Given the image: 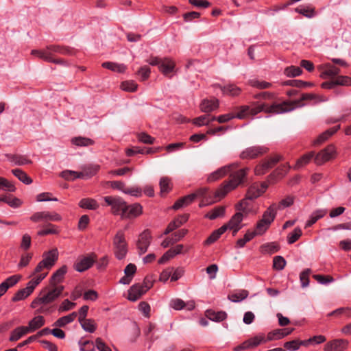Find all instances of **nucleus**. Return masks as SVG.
Wrapping results in <instances>:
<instances>
[{
	"label": "nucleus",
	"mask_w": 351,
	"mask_h": 351,
	"mask_svg": "<svg viewBox=\"0 0 351 351\" xmlns=\"http://www.w3.org/2000/svg\"><path fill=\"white\" fill-rule=\"evenodd\" d=\"M311 273V269H304L300 275V280L302 287H306L309 285V275Z\"/></svg>",
	"instance_id": "69168bd1"
},
{
	"label": "nucleus",
	"mask_w": 351,
	"mask_h": 351,
	"mask_svg": "<svg viewBox=\"0 0 351 351\" xmlns=\"http://www.w3.org/2000/svg\"><path fill=\"white\" fill-rule=\"evenodd\" d=\"M67 272V267L63 265L56 270L50 278L49 285H58L64 280V275Z\"/></svg>",
	"instance_id": "a878e982"
},
{
	"label": "nucleus",
	"mask_w": 351,
	"mask_h": 351,
	"mask_svg": "<svg viewBox=\"0 0 351 351\" xmlns=\"http://www.w3.org/2000/svg\"><path fill=\"white\" fill-rule=\"evenodd\" d=\"M226 214V207L223 206H217L209 211L205 217L214 220L218 217H223Z\"/></svg>",
	"instance_id": "473e14b6"
},
{
	"label": "nucleus",
	"mask_w": 351,
	"mask_h": 351,
	"mask_svg": "<svg viewBox=\"0 0 351 351\" xmlns=\"http://www.w3.org/2000/svg\"><path fill=\"white\" fill-rule=\"evenodd\" d=\"M244 214L241 212H237L234 215H233L228 222L226 224H223V226L226 228V230L228 228H233L241 227L243 228V225L241 223L244 219Z\"/></svg>",
	"instance_id": "b1692460"
},
{
	"label": "nucleus",
	"mask_w": 351,
	"mask_h": 351,
	"mask_svg": "<svg viewBox=\"0 0 351 351\" xmlns=\"http://www.w3.org/2000/svg\"><path fill=\"white\" fill-rule=\"evenodd\" d=\"M48 272L41 273L36 277L29 280L26 287L19 290L12 297V300L13 302H17L27 298L34 290L36 287L40 284V282L46 278Z\"/></svg>",
	"instance_id": "39448f33"
},
{
	"label": "nucleus",
	"mask_w": 351,
	"mask_h": 351,
	"mask_svg": "<svg viewBox=\"0 0 351 351\" xmlns=\"http://www.w3.org/2000/svg\"><path fill=\"white\" fill-rule=\"evenodd\" d=\"M313 156H314V153L313 152L303 155L302 157H300L297 160V162H296L294 168L299 169V168L304 167V165H306L311 161V160L313 158Z\"/></svg>",
	"instance_id": "09e8293b"
},
{
	"label": "nucleus",
	"mask_w": 351,
	"mask_h": 351,
	"mask_svg": "<svg viewBox=\"0 0 351 351\" xmlns=\"http://www.w3.org/2000/svg\"><path fill=\"white\" fill-rule=\"evenodd\" d=\"M143 213V207L138 203L132 205L127 204V210H125L123 219L135 218Z\"/></svg>",
	"instance_id": "412c9836"
},
{
	"label": "nucleus",
	"mask_w": 351,
	"mask_h": 351,
	"mask_svg": "<svg viewBox=\"0 0 351 351\" xmlns=\"http://www.w3.org/2000/svg\"><path fill=\"white\" fill-rule=\"evenodd\" d=\"M249 168H243L232 172L230 175V180L224 182L215 191V198L218 200L224 197L229 192L235 189L239 184L244 182L249 172Z\"/></svg>",
	"instance_id": "f257e3e1"
},
{
	"label": "nucleus",
	"mask_w": 351,
	"mask_h": 351,
	"mask_svg": "<svg viewBox=\"0 0 351 351\" xmlns=\"http://www.w3.org/2000/svg\"><path fill=\"white\" fill-rule=\"evenodd\" d=\"M320 69L323 70L320 75L322 78H326V77H332L340 73V69L330 63L322 64L320 66Z\"/></svg>",
	"instance_id": "5701e85b"
},
{
	"label": "nucleus",
	"mask_w": 351,
	"mask_h": 351,
	"mask_svg": "<svg viewBox=\"0 0 351 351\" xmlns=\"http://www.w3.org/2000/svg\"><path fill=\"white\" fill-rule=\"evenodd\" d=\"M226 231L225 226H221L219 229L214 230L211 234L207 238L204 243L210 245L215 243L220 237Z\"/></svg>",
	"instance_id": "58836bf2"
},
{
	"label": "nucleus",
	"mask_w": 351,
	"mask_h": 351,
	"mask_svg": "<svg viewBox=\"0 0 351 351\" xmlns=\"http://www.w3.org/2000/svg\"><path fill=\"white\" fill-rule=\"evenodd\" d=\"M286 265L285 259L281 256H276L273 260L274 269L280 271L282 270Z\"/></svg>",
	"instance_id": "e2e57ef3"
},
{
	"label": "nucleus",
	"mask_w": 351,
	"mask_h": 351,
	"mask_svg": "<svg viewBox=\"0 0 351 351\" xmlns=\"http://www.w3.org/2000/svg\"><path fill=\"white\" fill-rule=\"evenodd\" d=\"M58 251L53 248L43 254V260L38 263L31 276L40 273L44 269H50L58 259Z\"/></svg>",
	"instance_id": "423d86ee"
},
{
	"label": "nucleus",
	"mask_w": 351,
	"mask_h": 351,
	"mask_svg": "<svg viewBox=\"0 0 351 351\" xmlns=\"http://www.w3.org/2000/svg\"><path fill=\"white\" fill-rule=\"evenodd\" d=\"M0 189L14 192L16 190L14 185L7 179L0 177Z\"/></svg>",
	"instance_id": "774afa93"
},
{
	"label": "nucleus",
	"mask_w": 351,
	"mask_h": 351,
	"mask_svg": "<svg viewBox=\"0 0 351 351\" xmlns=\"http://www.w3.org/2000/svg\"><path fill=\"white\" fill-rule=\"evenodd\" d=\"M276 103L271 106H268L265 103H260L253 101L251 102L250 106H241L239 108V112L235 114V117L239 119H243L248 116H255L257 114L265 112L266 113H276L278 114L277 108H275Z\"/></svg>",
	"instance_id": "7ed1b4c3"
},
{
	"label": "nucleus",
	"mask_w": 351,
	"mask_h": 351,
	"mask_svg": "<svg viewBox=\"0 0 351 351\" xmlns=\"http://www.w3.org/2000/svg\"><path fill=\"white\" fill-rule=\"evenodd\" d=\"M249 199L244 198L235 205V208L238 212H241L247 215L249 213L248 202Z\"/></svg>",
	"instance_id": "680f3d73"
},
{
	"label": "nucleus",
	"mask_w": 351,
	"mask_h": 351,
	"mask_svg": "<svg viewBox=\"0 0 351 351\" xmlns=\"http://www.w3.org/2000/svg\"><path fill=\"white\" fill-rule=\"evenodd\" d=\"M136 271V265L132 263L128 264L124 269L125 276L120 279L119 282L123 285H129Z\"/></svg>",
	"instance_id": "393cba45"
},
{
	"label": "nucleus",
	"mask_w": 351,
	"mask_h": 351,
	"mask_svg": "<svg viewBox=\"0 0 351 351\" xmlns=\"http://www.w3.org/2000/svg\"><path fill=\"white\" fill-rule=\"evenodd\" d=\"M267 187L268 185L265 182H263L261 184L258 183L252 184L247 189L245 195L246 199L250 200L256 199L265 192Z\"/></svg>",
	"instance_id": "dca6fc26"
},
{
	"label": "nucleus",
	"mask_w": 351,
	"mask_h": 351,
	"mask_svg": "<svg viewBox=\"0 0 351 351\" xmlns=\"http://www.w3.org/2000/svg\"><path fill=\"white\" fill-rule=\"evenodd\" d=\"M45 324V320L43 316L38 315L29 322L28 326L26 328L29 330V332H32L43 326Z\"/></svg>",
	"instance_id": "c756f323"
},
{
	"label": "nucleus",
	"mask_w": 351,
	"mask_h": 351,
	"mask_svg": "<svg viewBox=\"0 0 351 351\" xmlns=\"http://www.w3.org/2000/svg\"><path fill=\"white\" fill-rule=\"evenodd\" d=\"M53 53L69 54L70 53V51L68 49L60 47L58 45H50L45 49H34L31 51L32 55L37 56L39 58L48 62L49 60H51V56Z\"/></svg>",
	"instance_id": "6e6552de"
},
{
	"label": "nucleus",
	"mask_w": 351,
	"mask_h": 351,
	"mask_svg": "<svg viewBox=\"0 0 351 351\" xmlns=\"http://www.w3.org/2000/svg\"><path fill=\"white\" fill-rule=\"evenodd\" d=\"M104 200L108 205L111 206L112 213L115 215H120L123 219L124 212L127 210V203L119 197L106 196Z\"/></svg>",
	"instance_id": "1a4fd4ad"
},
{
	"label": "nucleus",
	"mask_w": 351,
	"mask_h": 351,
	"mask_svg": "<svg viewBox=\"0 0 351 351\" xmlns=\"http://www.w3.org/2000/svg\"><path fill=\"white\" fill-rule=\"evenodd\" d=\"M302 230L300 228H295L293 231L289 234L287 237V242L289 244H293L297 241L302 236Z\"/></svg>",
	"instance_id": "13d9d810"
},
{
	"label": "nucleus",
	"mask_w": 351,
	"mask_h": 351,
	"mask_svg": "<svg viewBox=\"0 0 351 351\" xmlns=\"http://www.w3.org/2000/svg\"><path fill=\"white\" fill-rule=\"evenodd\" d=\"M71 142L73 144L81 147L92 145L94 143V141L92 139L82 136L75 137L72 138Z\"/></svg>",
	"instance_id": "8fccbe9b"
},
{
	"label": "nucleus",
	"mask_w": 351,
	"mask_h": 351,
	"mask_svg": "<svg viewBox=\"0 0 351 351\" xmlns=\"http://www.w3.org/2000/svg\"><path fill=\"white\" fill-rule=\"evenodd\" d=\"M58 233V227L53 224L49 223L44 229L38 232V235L45 236L47 234H57Z\"/></svg>",
	"instance_id": "5fc2aeb1"
},
{
	"label": "nucleus",
	"mask_w": 351,
	"mask_h": 351,
	"mask_svg": "<svg viewBox=\"0 0 351 351\" xmlns=\"http://www.w3.org/2000/svg\"><path fill=\"white\" fill-rule=\"evenodd\" d=\"M79 206L82 208L96 210L99 208V204L94 199L84 198L80 201Z\"/></svg>",
	"instance_id": "4c0bfd02"
},
{
	"label": "nucleus",
	"mask_w": 351,
	"mask_h": 351,
	"mask_svg": "<svg viewBox=\"0 0 351 351\" xmlns=\"http://www.w3.org/2000/svg\"><path fill=\"white\" fill-rule=\"evenodd\" d=\"M294 330V328H282V329H276L271 332H269L267 334V338H265V340L267 341H271V340H278L280 339L289 335H290L293 331Z\"/></svg>",
	"instance_id": "4be33fe9"
},
{
	"label": "nucleus",
	"mask_w": 351,
	"mask_h": 351,
	"mask_svg": "<svg viewBox=\"0 0 351 351\" xmlns=\"http://www.w3.org/2000/svg\"><path fill=\"white\" fill-rule=\"evenodd\" d=\"M348 342L345 339H335L328 341L324 346V351H343L348 346Z\"/></svg>",
	"instance_id": "f3484780"
},
{
	"label": "nucleus",
	"mask_w": 351,
	"mask_h": 351,
	"mask_svg": "<svg viewBox=\"0 0 351 351\" xmlns=\"http://www.w3.org/2000/svg\"><path fill=\"white\" fill-rule=\"evenodd\" d=\"M302 70L299 66H290L285 68L284 74L289 77H294L302 74Z\"/></svg>",
	"instance_id": "603ef678"
},
{
	"label": "nucleus",
	"mask_w": 351,
	"mask_h": 351,
	"mask_svg": "<svg viewBox=\"0 0 351 351\" xmlns=\"http://www.w3.org/2000/svg\"><path fill=\"white\" fill-rule=\"evenodd\" d=\"M268 151L269 149L265 146H251L245 149L240 154V158L243 160H252L264 155Z\"/></svg>",
	"instance_id": "9b49d317"
},
{
	"label": "nucleus",
	"mask_w": 351,
	"mask_h": 351,
	"mask_svg": "<svg viewBox=\"0 0 351 351\" xmlns=\"http://www.w3.org/2000/svg\"><path fill=\"white\" fill-rule=\"evenodd\" d=\"M218 107L219 100L214 97L210 99H204L199 104L201 111L205 113L211 112L218 108Z\"/></svg>",
	"instance_id": "aec40b11"
},
{
	"label": "nucleus",
	"mask_w": 351,
	"mask_h": 351,
	"mask_svg": "<svg viewBox=\"0 0 351 351\" xmlns=\"http://www.w3.org/2000/svg\"><path fill=\"white\" fill-rule=\"evenodd\" d=\"M276 208V203L271 204L263 213L261 219L271 225L277 215L278 210Z\"/></svg>",
	"instance_id": "c85d7f7f"
},
{
	"label": "nucleus",
	"mask_w": 351,
	"mask_h": 351,
	"mask_svg": "<svg viewBox=\"0 0 351 351\" xmlns=\"http://www.w3.org/2000/svg\"><path fill=\"white\" fill-rule=\"evenodd\" d=\"M256 236V233L254 231H251L248 230L246 233L244 234L243 238L239 239L237 241L236 247L242 248L245 246L246 243L250 241L252 239H254Z\"/></svg>",
	"instance_id": "79ce46f5"
},
{
	"label": "nucleus",
	"mask_w": 351,
	"mask_h": 351,
	"mask_svg": "<svg viewBox=\"0 0 351 351\" xmlns=\"http://www.w3.org/2000/svg\"><path fill=\"white\" fill-rule=\"evenodd\" d=\"M27 333H29V330H27L26 326L17 327L11 332L9 340L10 341H16Z\"/></svg>",
	"instance_id": "e433bc0d"
},
{
	"label": "nucleus",
	"mask_w": 351,
	"mask_h": 351,
	"mask_svg": "<svg viewBox=\"0 0 351 351\" xmlns=\"http://www.w3.org/2000/svg\"><path fill=\"white\" fill-rule=\"evenodd\" d=\"M121 88L128 92H134L137 89V84L134 81H125L121 84Z\"/></svg>",
	"instance_id": "338daca9"
},
{
	"label": "nucleus",
	"mask_w": 351,
	"mask_h": 351,
	"mask_svg": "<svg viewBox=\"0 0 351 351\" xmlns=\"http://www.w3.org/2000/svg\"><path fill=\"white\" fill-rule=\"evenodd\" d=\"M49 286L50 289L48 291L43 290L38 297L32 302L31 307L32 308H36L39 305H45L53 302L61 295L64 289V287L63 285Z\"/></svg>",
	"instance_id": "20e7f679"
},
{
	"label": "nucleus",
	"mask_w": 351,
	"mask_h": 351,
	"mask_svg": "<svg viewBox=\"0 0 351 351\" xmlns=\"http://www.w3.org/2000/svg\"><path fill=\"white\" fill-rule=\"evenodd\" d=\"M206 317L214 322H221L226 319L227 313L224 311L215 312L213 310H207L206 311Z\"/></svg>",
	"instance_id": "72a5a7b5"
},
{
	"label": "nucleus",
	"mask_w": 351,
	"mask_h": 351,
	"mask_svg": "<svg viewBox=\"0 0 351 351\" xmlns=\"http://www.w3.org/2000/svg\"><path fill=\"white\" fill-rule=\"evenodd\" d=\"M147 292L140 283L134 284L128 290V299L130 301L135 302Z\"/></svg>",
	"instance_id": "a211bd4d"
},
{
	"label": "nucleus",
	"mask_w": 351,
	"mask_h": 351,
	"mask_svg": "<svg viewBox=\"0 0 351 351\" xmlns=\"http://www.w3.org/2000/svg\"><path fill=\"white\" fill-rule=\"evenodd\" d=\"M294 202V199L291 196H287L282 199L278 204H276V210H282L285 208L291 206Z\"/></svg>",
	"instance_id": "052dcab7"
},
{
	"label": "nucleus",
	"mask_w": 351,
	"mask_h": 351,
	"mask_svg": "<svg viewBox=\"0 0 351 351\" xmlns=\"http://www.w3.org/2000/svg\"><path fill=\"white\" fill-rule=\"evenodd\" d=\"M113 246L115 257L119 260L123 259L128 253V248L123 230H119L116 233L113 239Z\"/></svg>",
	"instance_id": "0eeeda50"
},
{
	"label": "nucleus",
	"mask_w": 351,
	"mask_h": 351,
	"mask_svg": "<svg viewBox=\"0 0 351 351\" xmlns=\"http://www.w3.org/2000/svg\"><path fill=\"white\" fill-rule=\"evenodd\" d=\"M102 67L118 73H124L126 66L123 64H117L111 62H105L101 64Z\"/></svg>",
	"instance_id": "ea45409f"
},
{
	"label": "nucleus",
	"mask_w": 351,
	"mask_h": 351,
	"mask_svg": "<svg viewBox=\"0 0 351 351\" xmlns=\"http://www.w3.org/2000/svg\"><path fill=\"white\" fill-rule=\"evenodd\" d=\"M6 157L10 162L16 165H24L32 162L26 156L22 155L6 154Z\"/></svg>",
	"instance_id": "2f4dec72"
},
{
	"label": "nucleus",
	"mask_w": 351,
	"mask_h": 351,
	"mask_svg": "<svg viewBox=\"0 0 351 351\" xmlns=\"http://www.w3.org/2000/svg\"><path fill=\"white\" fill-rule=\"evenodd\" d=\"M194 201L193 198V195L191 194L187 195L184 197H182L178 199L174 204L173 205L172 208L174 210H178L183 207H186L191 204Z\"/></svg>",
	"instance_id": "f704fd0d"
},
{
	"label": "nucleus",
	"mask_w": 351,
	"mask_h": 351,
	"mask_svg": "<svg viewBox=\"0 0 351 351\" xmlns=\"http://www.w3.org/2000/svg\"><path fill=\"white\" fill-rule=\"evenodd\" d=\"M0 202H5L13 208H17L21 204V201L19 199L7 195H0Z\"/></svg>",
	"instance_id": "a18cd8bd"
},
{
	"label": "nucleus",
	"mask_w": 351,
	"mask_h": 351,
	"mask_svg": "<svg viewBox=\"0 0 351 351\" xmlns=\"http://www.w3.org/2000/svg\"><path fill=\"white\" fill-rule=\"evenodd\" d=\"M77 317V312H73L67 315L63 316L58 319L53 324V326L55 327L62 328L69 324L73 322Z\"/></svg>",
	"instance_id": "bb28decb"
},
{
	"label": "nucleus",
	"mask_w": 351,
	"mask_h": 351,
	"mask_svg": "<svg viewBox=\"0 0 351 351\" xmlns=\"http://www.w3.org/2000/svg\"><path fill=\"white\" fill-rule=\"evenodd\" d=\"M326 99L323 96L314 93H304L299 99L293 101H285L280 104H275L274 106L277 108L278 114L290 112L296 108H301L305 106L304 101H312L313 104L325 101Z\"/></svg>",
	"instance_id": "f03ea898"
},
{
	"label": "nucleus",
	"mask_w": 351,
	"mask_h": 351,
	"mask_svg": "<svg viewBox=\"0 0 351 351\" xmlns=\"http://www.w3.org/2000/svg\"><path fill=\"white\" fill-rule=\"evenodd\" d=\"M30 219L34 222H38L40 221H60L62 219L61 216L55 212L50 213L48 211L37 212L33 214Z\"/></svg>",
	"instance_id": "4468645a"
},
{
	"label": "nucleus",
	"mask_w": 351,
	"mask_h": 351,
	"mask_svg": "<svg viewBox=\"0 0 351 351\" xmlns=\"http://www.w3.org/2000/svg\"><path fill=\"white\" fill-rule=\"evenodd\" d=\"M235 117V114L233 113H227L224 114L219 115L218 117L213 116L211 117V120L217 121L220 123H226L229 121L233 119Z\"/></svg>",
	"instance_id": "0e129e2a"
},
{
	"label": "nucleus",
	"mask_w": 351,
	"mask_h": 351,
	"mask_svg": "<svg viewBox=\"0 0 351 351\" xmlns=\"http://www.w3.org/2000/svg\"><path fill=\"white\" fill-rule=\"evenodd\" d=\"M175 67L174 62L169 58L162 59L159 66V70L164 74L168 75L172 72Z\"/></svg>",
	"instance_id": "7c9ffc66"
},
{
	"label": "nucleus",
	"mask_w": 351,
	"mask_h": 351,
	"mask_svg": "<svg viewBox=\"0 0 351 351\" xmlns=\"http://www.w3.org/2000/svg\"><path fill=\"white\" fill-rule=\"evenodd\" d=\"M234 167H237V165L235 164H232L230 165L224 166L223 167L219 168V169L213 172L212 173H210L208 176V177L207 178L208 182H215V181L220 179L221 178L226 176L228 173L231 171L232 168Z\"/></svg>",
	"instance_id": "6ab92c4d"
},
{
	"label": "nucleus",
	"mask_w": 351,
	"mask_h": 351,
	"mask_svg": "<svg viewBox=\"0 0 351 351\" xmlns=\"http://www.w3.org/2000/svg\"><path fill=\"white\" fill-rule=\"evenodd\" d=\"M280 249L279 245L275 242L267 243L261 246V252L263 254H274Z\"/></svg>",
	"instance_id": "37998d69"
},
{
	"label": "nucleus",
	"mask_w": 351,
	"mask_h": 351,
	"mask_svg": "<svg viewBox=\"0 0 351 351\" xmlns=\"http://www.w3.org/2000/svg\"><path fill=\"white\" fill-rule=\"evenodd\" d=\"M189 217V214H184L182 215H179L178 217H176L173 221L170 222L169 223L173 226V228L176 230L178 228L180 227L182 225L185 223Z\"/></svg>",
	"instance_id": "4d7b16f0"
},
{
	"label": "nucleus",
	"mask_w": 351,
	"mask_h": 351,
	"mask_svg": "<svg viewBox=\"0 0 351 351\" xmlns=\"http://www.w3.org/2000/svg\"><path fill=\"white\" fill-rule=\"evenodd\" d=\"M159 185L161 195L169 193L172 189L171 179L168 177H162L160 180Z\"/></svg>",
	"instance_id": "a19ab883"
},
{
	"label": "nucleus",
	"mask_w": 351,
	"mask_h": 351,
	"mask_svg": "<svg viewBox=\"0 0 351 351\" xmlns=\"http://www.w3.org/2000/svg\"><path fill=\"white\" fill-rule=\"evenodd\" d=\"M266 342H267V340H265V335H260L255 336L252 338H250V339H247V341L243 342L240 345L236 346L234 350L235 351H241V350H243L251 349V348H254L258 346L261 343H266Z\"/></svg>",
	"instance_id": "2eb2a0df"
},
{
	"label": "nucleus",
	"mask_w": 351,
	"mask_h": 351,
	"mask_svg": "<svg viewBox=\"0 0 351 351\" xmlns=\"http://www.w3.org/2000/svg\"><path fill=\"white\" fill-rule=\"evenodd\" d=\"M282 157L276 155L274 157L264 160L262 163L258 165L254 169L255 174L261 176L266 173L270 169L273 168L280 160Z\"/></svg>",
	"instance_id": "f8f14e48"
},
{
	"label": "nucleus",
	"mask_w": 351,
	"mask_h": 351,
	"mask_svg": "<svg viewBox=\"0 0 351 351\" xmlns=\"http://www.w3.org/2000/svg\"><path fill=\"white\" fill-rule=\"evenodd\" d=\"M211 121H213V120H211V117L208 114H204L195 118L193 120V123L200 127L203 125H208Z\"/></svg>",
	"instance_id": "864d4df0"
},
{
	"label": "nucleus",
	"mask_w": 351,
	"mask_h": 351,
	"mask_svg": "<svg viewBox=\"0 0 351 351\" xmlns=\"http://www.w3.org/2000/svg\"><path fill=\"white\" fill-rule=\"evenodd\" d=\"M82 328L86 332L93 333L96 330L95 321L92 319H85L82 322H79Z\"/></svg>",
	"instance_id": "49530a36"
},
{
	"label": "nucleus",
	"mask_w": 351,
	"mask_h": 351,
	"mask_svg": "<svg viewBox=\"0 0 351 351\" xmlns=\"http://www.w3.org/2000/svg\"><path fill=\"white\" fill-rule=\"evenodd\" d=\"M221 90L223 94L231 96L239 95L241 91L240 88L234 84H228L225 86L221 88Z\"/></svg>",
	"instance_id": "de8ad7c7"
},
{
	"label": "nucleus",
	"mask_w": 351,
	"mask_h": 351,
	"mask_svg": "<svg viewBox=\"0 0 351 351\" xmlns=\"http://www.w3.org/2000/svg\"><path fill=\"white\" fill-rule=\"evenodd\" d=\"M248 84L251 86L258 89H267L272 86V84L269 82L265 81H259L256 79L249 80Z\"/></svg>",
	"instance_id": "6e6d98bb"
},
{
	"label": "nucleus",
	"mask_w": 351,
	"mask_h": 351,
	"mask_svg": "<svg viewBox=\"0 0 351 351\" xmlns=\"http://www.w3.org/2000/svg\"><path fill=\"white\" fill-rule=\"evenodd\" d=\"M151 232L149 230H145L138 236L136 241V247L139 254H143L147 251V249L152 241Z\"/></svg>",
	"instance_id": "ddd939ff"
},
{
	"label": "nucleus",
	"mask_w": 351,
	"mask_h": 351,
	"mask_svg": "<svg viewBox=\"0 0 351 351\" xmlns=\"http://www.w3.org/2000/svg\"><path fill=\"white\" fill-rule=\"evenodd\" d=\"M249 292L247 290H239L230 295L228 298L232 302H239L247 298Z\"/></svg>",
	"instance_id": "c9c22d12"
},
{
	"label": "nucleus",
	"mask_w": 351,
	"mask_h": 351,
	"mask_svg": "<svg viewBox=\"0 0 351 351\" xmlns=\"http://www.w3.org/2000/svg\"><path fill=\"white\" fill-rule=\"evenodd\" d=\"M75 306H76L75 303L71 302L68 299H66L62 301V302L59 306L58 310L60 313L66 312V311L73 309Z\"/></svg>",
	"instance_id": "bf43d9fd"
},
{
	"label": "nucleus",
	"mask_w": 351,
	"mask_h": 351,
	"mask_svg": "<svg viewBox=\"0 0 351 351\" xmlns=\"http://www.w3.org/2000/svg\"><path fill=\"white\" fill-rule=\"evenodd\" d=\"M270 224L266 221L260 219L256 223L254 232L256 235H263L269 228Z\"/></svg>",
	"instance_id": "3c124183"
},
{
	"label": "nucleus",
	"mask_w": 351,
	"mask_h": 351,
	"mask_svg": "<svg viewBox=\"0 0 351 351\" xmlns=\"http://www.w3.org/2000/svg\"><path fill=\"white\" fill-rule=\"evenodd\" d=\"M97 256L92 252L86 256H80L73 265V268L78 272H84L90 269L96 262Z\"/></svg>",
	"instance_id": "9d476101"
},
{
	"label": "nucleus",
	"mask_w": 351,
	"mask_h": 351,
	"mask_svg": "<svg viewBox=\"0 0 351 351\" xmlns=\"http://www.w3.org/2000/svg\"><path fill=\"white\" fill-rule=\"evenodd\" d=\"M340 129V125H336L331 128L323 133H322L315 140L313 141L314 145H319L328 140L332 135L337 132Z\"/></svg>",
	"instance_id": "cd10ccee"
},
{
	"label": "nucleus",
	"mask_w": 351,
	"mask_h": 351,
	"mask_svg": "<svg viewBox=\"0 0 351 351\" xmlns=\"http://www.w3.org/2000/svg\"><path fill=\"white\" fill-rule=\"evenodd\" d=\"M12 173L22 182L25 184H29L32 182V180L29 177L27 173L20 169H15L12 170Z\"/></svg>",
	"instance_id": "c03bdc74"
}]
</instances>
